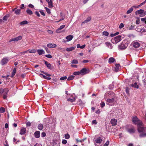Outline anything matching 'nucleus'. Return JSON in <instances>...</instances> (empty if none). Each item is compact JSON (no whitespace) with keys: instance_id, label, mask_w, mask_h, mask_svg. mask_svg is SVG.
<instances>
[{"instance_id":"obj_61","label":"nucleus","mask_w":146,"mask_h":146,"mask_svg":"<svg viewBox=\"0 0 146 146\" xmlns=\"http://www.w3.org/2000/svg\"><path fill=\"white\" fill-rule=\"evenodd\" d=\"M28 6L29 7H30V8H34V6H33V5L32 4H29V5H28Z\"/></svg>"},{"instance_id":"obj_27","label":"nucleus","mask_w":146,"mask_h":146,"mask_svg":"<svg viewBox=\"0 0 146 146\" xmlns=\"http://www.w3.org/2000/svg\"><path fill=\"white\" fill-rule=\"evenodd\" d=\"M48 3V7L49 8H52L53 7V5L52 4V0H50V1Z\"/></svg>"},{"instance_id":"obj_22","label":"nucleus","mask_w":146,"mask_h":146,"mask_svg":"<svg viewBox=\"0 0 146 146\" xmlns=\"http://www.w3.org/2000/svg\"><path fill=\"white\" fill-rule=\"evenodd\" d=\"M16 69L15 68H14L13 70L12 73V74L11 76V77L13 78L15 75L16 74Z\"/></svg>"},{"instance_id":"obj_32","label":"nucleus","mask_w":146,"mask_h":146,"mask_svg":"<svg viewBox=\"0 0 146 146\" xmlns=\"http://www.w3.org/2000/svg\"><path fill=\"white\" fill-rule=\"evenodd\" d=\"M26 12L29 15H32L33 13L32 11L29 9H28L26 11Z\"/></svg>"},{"instance_id":"obj_45","label":"nucleus","mask_w":146,"mask_h":146,"mask_svg":"<svg viewBox=\"0 0 146 146\" xmlns=\"http://www.w3.org/2000/svg\"><path fill=\"white\" fill-rule=\"evenodd\" d=\"M72 63L74 64H77L78 63V61L76 60H73L72 61Z\"/></svg>"},{"instance_id":"obj_31","label":"nucleus","mask_w":146,"mask_h":146,"mask_svg":"<svg viewBox=\"0 0 146 146\" xmlns=\"http://www.w3.org/2000/svg\"><path fill=\"white\" fill-rule=\"evenodd\" d=\"M61 19L60 20H63L65 18V15L62 13H60Z\"/></svg>"},{"instance_id":"obj_59","label":"nucleus","mask_w":146,"mask_h":146,"mask_svg":"<svg viewBox=\"0 0 146 146\" xmlns=\"http://www.w3.org/2000/svg\"><path fill=\"white\" fill-rule=\"evenodd\" d=\"M46 135V133L45 132H42L41 133V136L42 137H44Z\"/></svg>"},{"instance_id":"obj_12","label":"nucleus","mask_w":146,"mask_h":146,"mask_svg":"<svg viewBox=\"0 0 146 146\" xmlns=\"http://www.w3.org/2000/svg\"><path fill=\"white\" fill-rule=\"evenodd\" d=\"M47 46L48 47L51 48H56L57 46L56 44L54 43L48 44Z\"/></svg>"},{"instance_id":"obj_13","label":"nucleus","mask_w":146,"mask_h":146,"mask_svg":"<svg viewBox=\"0 0 146 146\" xmlns=\"http://www.w3.org/2000/svg\"><path fill=\"white\" fill-rule=\"evenodd\" d=\"M26 131V128L23 127L21 128L20 131V134L21 135H24Z\"/></svg>"},{"instance_id":"obj_30","label":"nucleus","mask_w":146,"mask_h":146,"mask_svg":"<svg viewBox=\"0 0 146 146\" xmlns=\"http://www.w3.org/2000/svg\"><path fill=\"white\" fill-rule=\"evenodd\" d=\"M133 7H131L126 12V13L127 14H129L131 13L133 11Z\"/></svg>"},{"instance_id":"obj_53","label":"nucleus","mask_w":146,"mask_h":146,"mask_svg":"<svg viewBox=\"0 0 146 146\" xmlns=\"http://www.w3.org/2000/svg\"><path fill=\"white\" fill-rule=\"evenodd\" d=\"M39 11H40V13H41V14L43 16H45V14L44 13V11L43 10H40Z\"/></svg>"},{"instance_id":"obj_38","label":"nucleus","mask_w":146,"mask_h":146,"mask_svg":"<svg viewBox=\"0 0 146 146\" xmlns=\"http://www.w3.org/2000/svg\"><path fill=\"white\" fill-rule=\"evenodd\" d=\"M67 101L71 102H75V98H74L73 99L69 98L68 99Z\"/></svg>"},{"instance_id":"obj_33","label":"nucleus","mask_w":146,"mask_h":146,"mask_svg":"<svg viewBox=\"0 0 146 146\" xmlns=\"http://www.w3.org/2000/svg\"><path fill=\"white\" fill-rule=\"evenodd\" d=\"M131 86L133 87H134L135 88H139V86L136 83H135L134 84H132Z\"/></svg>"},{"instance_id":"obj_47","label":"nucleus","mask_w":146,"mask_h":146,"mask_svg":"<svg viewBox=\"0 0 146 146\" xmlns=\"http://www.w3.org/2000/svg\"><path fill=\"white\" fill-rule=\"evenodd\" d=\"M45 9L46 10V12L50 14V13L51 12H50V10L49 8L46 7H45Z\"/></svg>"},{"instance_id":"obj_14","label":"nucleus","mask_w":146,"mask_h":146,"mask_svg":"<svg viewBox=\"0 0 146 146\" xmlns=\"http://www.w3.org/2000/svg\"><path fill=\"white\" fill-rule=\"evenodd\" d=\"M135 131V130L134 127H132L131 128L128 129H127L128 132L130 133H134Z\"/></svg>"},{"instance_id":"obj_26","label":"nucleus","mask_w":146,"mask_h":146,"mask_svg":"<svg viewBox=\"0 0 146 146\" xmlns=\"http://www.w3.org/2000/svg\"><path fill=\"white\" fill-rule=\"evenodd\" d=\"M65 25H62L60 27V28L56 30V33H59L60 32L59 31L60 30H61V29H63V28H64L65 27Z\"/></svg>"},{"instance_id":"obj_50","label":"nucleus","mask_w":146,"mask_h":146,"mask_svg":"<svg viewBox=\"0 0 146 146\" xmlns=\"http://www.w3.org/2000/svg\"><path fill=\"white\" fill-rule=\"evenodd\" d=\"M140 27L139 26L136 28V30L138 32H140L142 31L141 29L140 28Z\"/></svg>"},{"instance_id":"obj_10","label":"nucleus","mask_w":146,"mask_h":146,"mask_svg":"<svg viewBox=\"0 0 146 146\" xmlns=\"http://www.w3.org/2000/svg\"><path fill=\"white\" fill-rule=\"evenodd\" d=\"M146 129H145L143 130V131L140 132V134L139 135V137H146Z\"/></svg>"},{"instance_id":"obj_35","label":"nucleus","mask_w":146,"mask_h":146,"mask_svg":"<svg viewBox=\"0 0 146 146\" xmlns=\"http://www.w3.org/2000/svg\"><path fill=\"white\" fill-rule=\"evenodd\" d=\"M40 75H41V76H42L43 77L44 79H47V80H50L51 79V78L48 77L47 76H45V75H43L42 74H40Z\"/></svg>"},{"instance_id":"obj_29","label":"nucleus","mask_w":146,"mask_h":146,"mask_svg":"<svg viewBox=\"0 0 146 146\" xmlns=\"http://www.w3.org/2000/svg\"><path fill=\"white\" fill-rule=\"evenodd\" d=\"M43 128V125L42 124H39L38 126V129L40 130H42Z\"/></svg>"},{"instance_id":"obj_46","label":"nucleus","mask_w":146,"mask_h":146,"mask_svg":"<svg viewBox=\"0 0 146 146\" xmlns=\"http://www.w3.org/2000/svg\"><path fill=\"white\" fill-rule=\"evenodd\" d=\"M67 78V77L66 76H64L60 78V80H66Z\"/></svg>"},{"instance_id":"obj_58","label":"nucleus","mask_w":146,"mask_h":146,"mask_svg":"<svg viewBox=\"0 0 146 146\" xmlns=\"http://www.w3.org/2000/svg\"><path fill=\"white\" fill-rule=\"evenodd\" d=\"M105 103L104 102H102L100 104V106L101 108H103L105 106Z\"/></svg>"},{"instance_id":"obj_43","label":"nucleus","mask_w":146,"mask_h":146,"mask_svg":"<svg viewBox=\"0 0 146 146\" xmlns=\"http://www.w3.org/2000/svg\"><path fill=\"white\" fill-rule=\"evenodd\" d=\"M64 137L65 139H68L70 137V136L68 133H66Z\"/></svg>"},{"instance_id":"obj_7","label":"nucleus","mask_w":146,"mask_h":146,"mask_svg":"<svg viewBox=\"0 0 146 146\" xmlns=\"http://www.w3.org/2000/svg\"><path fill=\"white\" fill-rule=\"evenodd\" d=\"M131 44L133 45V46L135 48L139 47L140 45V44L139 43L135 41L133 42Z\"/></svg>"},{"instance_id":"obj_24","label":"nucleus","mask_w":146,"mask_h":146,"mask_svg":"<svg viewBox=\"0 0 146 146\" xmlns=\"http://www.w3.org/2000/svg\"><path fill=\"white\" fill-rule=\"evenodd\" d=\"M10 15L9 14H7L3 18V20L4 21H6L8 19V18L9 17Z\"/></svg>"},{"instance_id":"obj_49","label":"nucleus","mask_w":146,"mask_h":146,"mask_svg":"<svg viewBox=\"0 0 146 146\" xmlns=\"http://www.w3.org/2000/svg\"><path fill=\"white\" fill-rule=\"evenodd\" d=\"M141 21L146 24V18H143L141 19Z\"/></svg>"},{"instance_id":"obj_2","label":"nucleus","mask_w":146,"mask_h":146,"mask_svg":"<svg viewBox=\"0 0 146 146\" xmlns=\"http://www.w3.org/2000/svg\"><path fill=\"white\" fill-rule=\"evenodd\" d=\"M122 36L120 35H118L111 39V42L115 44H116L119 42L121 39Z\"/></svg>"},{"instance_id":"obj_20","label":"nucleus","mask_w":146,"mask_h":146,"mask_svg":"<svg viewBox=\"0 0 146 146\" xmlns=\"http://www.w3.org/2000/svg\"><path fill=\"white\" fill-rule=\"evenodd\" d=\"M73 38V37L72 35H69L66 37V38L67 39V41H69L72 40Z\"/></svg>"},{"instance_id":"obj_5","label":"nucleus","mask_w":146,"mask_h":146,"mask_svg":"<svg viewBox=\"0 0 146 146\" xmlns=\"http://www.w3.org/2000/svg\"><path fill=\"white\" fill-rule=\"evenodd\" d=\"M22 38V37L21 36H19L17 37L11 39L9 41V42H11L13 41H17L19 40H21Z\"/></svg>"},{"instance_id":"obj_51","label":"nucleus","mask_w":146,"mask_h":146,"mask_svg":"<svg viewBox=\"0 0 146 146\" xmlns=\"http://www.w3.org/2000/svg\"><path fill=\"white\" fill-rule=\"evenodd\" d=\"M135 28V26L131 25L129 27V29L130 30L133 29Z\"/></svg>"},{"instance_id":"obj_28","label":"nucleus","mask_w":146,"mask_h":146,"mask_svg":"<svg viewBox=\"0 0 146 146\" xmlns=\"http://www.w3.org/2000/svg\"><path fill=\"white\" fill-rule=\"evenodd\" d=\"M102 141V139L101 137H99L96 140V142L97 143H100Z\"/></svg>"},{"instance_id":"obj_1","label":"nucleus","mask_w":146,"mask_h":146,"mask_svg":"<svg viewBox=\"0 0 146 146\" xmlns=\"http://www.w3.org/2000/svg\"><path fill=\"white\" fill-rule=\"evenodd\" d=\"M133 123L135 124H137L138 131L140 133L146 129V127L144 126L143 123L136 116L133 117L132 119Z\"/></svg>"},{"instance_id":"obj_48","label":"nucleus","mask_w":146,"mask_h":146,"mask_svg":"<svg viewBox=\"0 0 146 146\" xmlns=\"http://www.w3.org/2000/svg\"><path fill=\"white\" fill-rule=\"evenodd\" d=\"M29 52L31 53H35L36 52V50L35 49H33L29 51Z\"/></svg>"},{"instance_id":"obj_6","label":"nucleus","mask_w":146,"mask_h":146,"mask_svg":"<svg viewBox=\"0 0 146 146\" xmlns=\"http://www.w3.org/2000/svg\"><path fill=\"white\" fill-rule=\"evenodd\" d=\"M9 92V90L7 88H5V91L3 94V98L4 99H6L7 97V94Z\"/></svg>"},{"instance_id":"obj_40","label":"nucleus","mask_w":146,"mask_h":146,"mask_svg":"<svg viewBox=\"0 0 146 146\" xmlns=\"http://www.w3.org/2000/svg\"><path fill=\"white\" fill-rule=\"evenodd\" d=\"M103 35L106 36H108L109 35V33L107 31H104L102 33Z\"/></svg>"},{"instance_id":"obj_19","label":"nucleus","mask_w":146,"mask_h":146,"mask_svg":"<svg viewBox=\"0 0 146 146\" xmlns=\"http://www.w3.org/2000/svg\"><path fill=\"white\" fill-rule=\"evenodd\" d=\"M106 101L108 103H111L114 102L115 99L113 98H112L111 99H108Z\"/></svg>"},{"instance_id":"obj_62","label":"nucleus","mask_w":146,"mask_h":146,"mask_svg":"<svg viewBox=\"0 0 146 146\" xmlns=\"http://www.w3.org/2000/svg\"><path fill=\"white\" fill-rule=\"evenodd\" d=\"M84 139H82V140H78V139H76V141L77 142H82L84 141Z\"/></svg>"},{"instance_id":"obj_39","label":"nucleus","mask_w":146,"mask_h":146,"mask_svg":"<svg viewBox=\"0 0 146 146\" xmlns=\"http://www.w3.org/2000/svg\"><path fill=\"white\" fill-rule=\"evenodd\" d=\"M119 67V64H117L115 65V70L117 71L118 70Z\"/></svg>"},{"instance_id":"obj_36","label":"nucleus","mask_w":146,"mask_h":146,"mask_svg":"<svg viewBox=\"0 0 146 146\" xmlns=\"http://www.w3.org/2000/svg\"><path fill=\"white\" fill-rule=\"evenodd\" d=\"M74 76L73 75H71L69 77L67 78L68 80H72L74 78Z\"/></svg>"},{"instance_id":"obj_37","label":"nucleus","mask_w":146,"mask_h":146,"mask_svg":"<svg viewBox=\"0 0 146 146\" xmlns=\"http://www.w3.org/2000/svg\"><path fill=\"white\" fill-rule=\"evenodd\" d=\"M28 23V22L27 21H24L20 22L21 25H24Z\"/></svg>"},{"instance_id":"obj_17","label":"nucleus","mask_w":146,"mask_h":146,"mask_svg":"<svg viewBox=\"0 0 146 146\" xmlns=\"http://www.w3.org/2000/svg\"><path fill=\"white\" fill-rule=\"evenodd\" d=\"M144 11L143 9H140L139 10L135 12V14L137 15L138 14H140L143 13H144Z\"/></svg>"},{"instance_id":"obj_21","label":"nucleus","mask_w":146,"mask_h":146,"mask_svg":"<svg viewBox=\"0 0 146 146\" xmlns=\"http://www.w3.org/2000/svg\"><path fill=\"white\" fill-rule=\"evenodd\" d=\"M91 17H88L85 21H84L82 23V24L83 23H88V22L90 21L91 20Z\"/></svg>"},{"instance_id":"obj_64","label":"nucleus","mask_w":146,"mask_h":146,"mask_svg":"<svg viewBox=\"0 0 146 146\" xmlns=\"http://www.w3.org/2000/svg\"><path fill=\"white\" fill-rule=\"evenodd\" d=\"M35 14L38 17H39L40 16V15L38 11H36Z\"/></svg>"},{"instance_id":"obj_8","label":"nucleus","mask_w":146,"mask_h":146,"mask_svg":"<svg viewBox=\"0 0 146 146\" xmlns=\"http://www.w3.org/2000/svg\"><path fill=\"white\" fill-rule=\"evenodd\" d=\"M127 46V44H125L122 43L119 46V48L121 50L124 49L126 48Z\"/></svg>"},{"instance_id":"obj_18","label":"nucleus","mask_w":146,"mask_h":146,"mask_svg":"<svg viewBox=\"0 0 146 146\" xmlns=\"http://www.w3.org/2000/svg\"><path fill=\"white\" fill-rule=\"evenodd\" d=\"M37 52L39 55H42L45 53L44 51L42 49L38 50H37Z\"/></svg>"},{"instance_id":"obj_16","label":"nucleus","mask_w":146,"mask_h":146,"mask_svg":"<svg viewBox=\"0 0 146 146\" xmlns=\"http://www.w3.org/2000/svg\"><path fill=\"white\" fill-rule=\"evenodd\" d=\"M105 44L106 45L107 47L111 49L113 48V46L112 44L110 42H106L105 43Z\"/></svg>"},{"instance_id":"obj_9","label":"nucleus","mask_w":146,"mask_h":146,"mask_svg":"<svg viewBox=\"0 0 146 146\" xmlns=\"http://www.w3.org/2000/svg\"><path fill=\"white\" fill-rule=\"evenodd\" d=\"M110 122L113 126H115L117 124V119L113 118L111 119Z\"/></svg>"},{"instance_id":"obj_4","label":"nucleus","mask_w":146,"mask_h":146,"mask_svg":"<svg viewBox=\"0 0 146 146\" xmlns=\"http://www.w3.org/2000/svg\"><path fill=\"white\" fill-rule=\"evenodd\" d=\"M90 72L89 69H86V68H84L80 70V73L82 75H84Z\"/></svg>"},{"instance_id":"obj_54","label":"nucleus","mask_w":146,"mask_h":146,"mask_svg":"<svg viewBox=\"0 0 146 146\" xmlns=\"http://www.w3.org/2000/svg\"><path fill=\"white\" fill-rule=\"evenodd\" d=\"M45 56L46 57L49 58H51L52 57V55L50 54L46 55H45Z\"/></svg>"},{"instance_id":"obj_55","label":"nucleus","mask_w":146,"mask_h":146,"mask_svg":"<svg viewBox=\"0 0 146 146\" xmlns=\"http://www.w3.org/2000/svg\"><path fill=\"white\" fill-rule=\"evenodd\" d=\"M67 143V141L65 139H63L62 141V143L65 144H66Z\"/></svg>"},{"instance_id":"obj_42","label":"nucleus","mask_w":146,"mask_h":146,"mask_svg":"<svg viewBox=\"0 0 146 146\" xmlns=\"http://www.w3.org/2000/svg\"><path fill=\"white\" fill-rule=\"evenodd\" d=\"M5 111V109L3 107H1L0 108V112L1 113H3Z\"/></svg>"},{"instance_id":"obj_23","label":"nucleus","mask_w":146,"mask_h":146,"mask_svg":"<svg viewBox=\"0 0 146 146\" xmlns=\"http://www.w3.org/2000/svg\"><path fill=\"white\" fill-rule=\"evenodd\" d=\"M115 60V59L113 57H110L109 58L108 62L110 63H113Z\"/></svg>"},{"instance_id":"obj_63","label":"nucleus","mask_w":146,"mask_h":146,"mask_svg":"<svg viewBox=\"0 0 146 146\" xmlns=\"http://www.w3.org/2000/svg\"><path fill=\"white\" fill-rule=\"evenodd\" d=\"M139 7V5H138V6L134 5V6H133L131 7H133V8H135V9H136V8H137Z\"/></svg>"},{"instance_id":"obj_41","label":"nucleus","mask_w":146,"mask_h":146,"mask_svg":"<svg viewBox=\"0 0 146 146\" xmlns=\"http://www.w3.org/2000/svg\"><path fill=\"white\" fill-rule=\"evenodd\" d=\"M43 47L46 50V52L48 53H50V51L49 50V49H48V48L47 47L45 46H43Z\"/></svg>"},{"instance_id":"obj_34","label":"nucleus","mask_w":146,"mask_h":146,"mask_svg":"<svg viewBox=\"0 0 146 146\" xmlns=\"http://www.w3.org/2000/svg\"><path fill=\"white\" fill-rule=\"evenodd\" d=\"M21 12L20 9H17L15 11V13L16 15H19Z\"/></svg>"},{"instance_id":"obj_52","label":"nucleus","mask_w":146,"mask_h":146,"mask_svg":"<svg viewBox=\"0 0 146 146\" xmlns=\"http://www.w3.org/2000/svg\"><path fill=\"white\" fill-rule=\"evenodd\" d=\"M124 25L122 23H121L119 25V28L120 29H121L124 27Z\"/></svg>"},{"instance_id":"obj_25","label":"nucleus","mask_w":146,"mask_h":146,"mask_svg":"<svg viewBox=\"0 0 146 146\" xmlns=\"http://www.w3.org/2000/svg\"><path fill=\"white\" fill-rule=\"evenodd\" d=\"M75 48L76 47H72L70 48H67L66 49V50L68 52L72 51L74 50L75 49Z\"/></svg>"},{"instance_id":"obj_60","label":"nucleus","mask_w":146,"mask_h":146,"mask_svg":"<svg viewBox=\"0 0 146 146\" xmlns=\"http://www.w3.org/2000/svg\"><path fill=\"white\" fill-rule=\"evenodd\" d=\"M26 125L27 126H30L31 125V123L30 122H28L26 123Z\"/></svg>"},{"instance_id":"obj_44","label":"nucleus","mask_w":146,"mask_h":146,"mask_svg":"<svg viewBox=\"0 0 146 146\" xmlns=\"http://www.w3.org/2000/svg\"><path fill=\"white\" fill-rule=\"evenodd\" d=\"M80 72H75L73 73V74L75 75H78L80 74Z\"/></svg>"},{"instance_id":"obj_57","label":"nucleus","mask_w":146,"mask_h":146,"mask_svg":"<svg viewBox=\"0 0 146 146\" xmlns=\"http://www.w3.org/2000/svg\"><path fill=\"white\" fill-rule=\"evenodd\" d=\"M109 144V142L108 141L104 145V146H108Z\"/></svg>"},{"instance_id":"obj_3","label":"nucleus","mask_w":146,"mask_h":146,"mask_svg":"<svg viewBox=\"0 0 146 146\" xmlns=\"http://www.w3.org/2000/svg\"><path fill=\"white\" fill-rule=\"evenodd\" d=\"M9 61V58L8 57H5L3 58L1 62V64L2 65H3L6 64Z\"/></svg>"},{"instance_id":"obj_56","label":"nucleus","mask_w":146,"mask_h":146,"mask_svg":"<svg viewBox=\"0 0 146 146\" xmlns=\"http://www.w3.org/2000/svg\"><path fill=\"white\" fill-rule=\"evenodd\" d=\"M5 91V89L1 88L0 89V94H2Z\"/></svg>"},{"instance_id":"obj_15","label":"nucleus","mask_w":146,"mask_h":146,"mask_svg":"<svg viewBox=\"0 0 146 146\" xmlns=\"http://www.w3.org/2000/svg\"><path fill=\"white\" fill-rule=\"evenodd\" d=\"M35 137L36 138H39L40 137V132L37 131L35 132L34 133Z\"/></svg>"},{"instance_id":"obj_11","label":"nucleus","mask_w":146,"mask_h":146,"mask_svg":"<svg viewBox=\"0 0 146 146\" xmlns=\"http://www.w3.org/2000/svg\"><path fill=\"white\" fill-rule=\"evenodd\" d=\"M44 63L49 69L51 70L53 68V67L52 66L51 64L48 62L44 61Z\"/></svg>"}]
</instances>
